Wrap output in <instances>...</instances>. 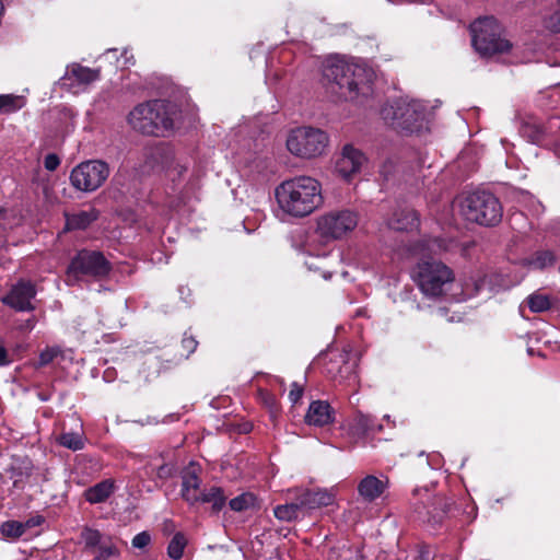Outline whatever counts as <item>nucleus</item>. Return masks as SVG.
Masks as SVG:
<instances>
[{"instance_id": "nucleus-30", "label": "nucleus", "mask_w": 560, "mask_h": 560, "mask_svg": "<svg viewBox=\"0 0 560 560\" xmlns=\"http://www.w3.org/2000/svg\"><path fill=\"white\" fill-rule=\"evenodd\" d=\"M556 258L552 252L541 250L537 252L530 259L527 260L529 267L534 269H544L555 264Z\"/></svg>"}, {"instance_id": "nucleus-48", "label": "nucleus", "mask_w": 560, "mask_h": 560, "mask_svg": "<svg viewBox=\"0 0 560 560\" xmlns=\"http://www.w3.org/2000/svg\"><path fill=\"white\" fill-rule=\"evenodd\" d=\"M472 293H474V291H470V290L468 289V285H466L465 291H463V293H462V295H463V298H462V299L469 298V296H471V295H472Z\"/></svg>"}, {"instance_id": "nucleus-36", "label": "nucleus", "mask_w": 560, "mask_h": 560, "mask_svg": "<svg viewBox=\"0 0 560 560\" xmlns=\"http://www.w3.org/2000/svg\"><path fill=\"white\" fill-rule=\"evenodd\" d=\"M527 304L533 312L539 313L550 307V301L547 295L532 294L527 299Z\"/></svg>"}, {"instance_id": "nucleus-51", "label": "nucleus", "mask_w": 560, "mask_h": 560, "mask_svg": "<svg viewBox=\"0 0 560 560\" xmlns=\"http://www.w3.org/2000/svg\"><path fill=\"white\" fill-rule=\"evenodd\" d=\"M475 292L479 291V285L476 284L475 289H474Z\"/></svg>"}, {"instance_id": "nucleus-47", "label": "nucleus", "mask_w": 560, "mask_h": 560, "mask_svg": "<svg viewBox=\"0 0 560 560\" xmlns=\"http://www.w3.org/2000/svg\"><path fill=\"white\" fill-rule=\"evenodd\" d=\"M428 464L432 468H439L440 467V456L434 455L428 458Z\"/></svg>"}, {"instance_id": "nucleus-3", "label": "nucleus", "mask_w": 560, "mask_h": 560, "mask_svg": "<svg viewBox=\"0 0 560 560\" xmlns=\"http://www.w3.org/2000/svg\"><path fill=\"white\" fill-rule=\"evenodd\" d=\"M176 105L165 101H151L136 106L128 116L130 126L147 135H164L175 127Z\"/></svg>"}, {"instance_id": "nucleus-4", "label": "nucleus", "mask_w": 560, "mask_h": 560, "mask_svg": "<svg viewBox=\"0 0 560 560\" xmlns=\"http://www.w3.org/2000/svg\"><path fill=\"white\" fill-rule=\"evenodd\" d=\"M472 46L481 56L492 57L511 52L513 45L503 26L493 16L476 20L470 25Z\"/></svg>"}, {"instance_id": "nucleus-35", "label": "nucleus", "mask_w": 560, "mask_h": 560, "mask_svg": "<svg viewBox=\"0 0 560 560\" xmlns=\"http://www.w3.org/2000/svg\"><path fill=\"white\" fill-rule=\"evenodd\" d=\"M452 242H446L445 240L441 238H432L427 241L422 245V250L428 252L429 254H440L442 252H446L451 248Z\"/></svg>"}, {"instance_id": "nucleus-52", "label": "nucleus", "mask_w": 560, "mask_h": 560, "mask_svg": "<svg viewBox=\"0 0 560 560\" xmlns=\"http://www.w3.org/2000/svg\"><path fill=\"white\" fill-rule=\"evenodd\" d=\"M305 265H306L310 269H312V265H311V264H308L307 261H305Z\"/></svg>"}, {"instance_id": "nucleus-1", "label": "nucleus", "mask_w": 560, "mask_h": 560, "mask_svg": "<svg viewBox=\"0 0 560 560\" xmlns=\"http://www.w3.org/2000/svg\"><path fill=\"white\" fill-rule=\"evenodd\" d=\"M323 77L334 92L345 100L354 101L360 94L370 93L374 73L363 63L335 56L323 63Z\"/></svg>"}, {"instance_id": "nucleus-19", "label": "nucleus", "mask_w": 560, "mask_h": 560, "mask_svg": "<svg viewBox=\"0 0 560 560\" xmlns=\"http://www.w3.org/2000/svg\"><path fill=\"white\" fill-rule=\"evenodd\" d=\"M334 421V411L328 402L313 401L305 416V422L311 425L323 427Z\"/></svg>"}, {"instance_id": "nucleus-29", "label": "nucleus", "mask_w": 560, "mask_h": 560, "mask_svg": "<svg viewBox=\"0 0 560 560\" xmlns=\"http://www.w3.org/2000/svg\"><path fill=\"white\" fill-rule=\"evenodd\" d=\"M25 104L24 97L13 94L0 95V112L13 113L22 108Z\"/></svg>"}, {"instance_id": "nucleus-38", "label": "nucleus", "mask_w": 560, "mask_h": 560, "mask_svg": "<svg viewBox=\"0 0 560 560\" xmlns=\"http://www.w3.org/2000/svg\"><path fill=\"white\" fill-rule=\"evenodd\" d=\"M259 398L261 399L262 404L269 408L271 416L273 417L278 410V404L277 399L273 395L267 393V392H259Z\"/></svg>"}, {"instance_id": "nucleus-14", "label": "nucleus", "mask_w": 560, "mask_h": 560, "mask_svg": "<svg viewBox=\"0 0 560 560\" xmlns=\"http://www.w3.org/2000/svg\"><path fill=\"white\" fill-rule=\"evenodd\" d=\"M35 295V285L31 281L20 280L12 287L10 293L2 299V302L20 312L33 311L32 300Z\"/></svg>"}, {"instance_id": "nucleus-33", "label": "nucleus", "mask_w": 560, "mask_h": 560, "mask_svg": "<svg viewBox=\"0 0 560 560\" xmlns=\"http://www.w3.org/2000/svg\"><path fill=\"white\" fill-rule=\"evenodd\" d=\"M93 560H113L118 556V550L112 540L103 544L100 548L95 549L93 552Z\"/></svg>"}, {"instance_id": "nucleus-13", "label": "nucleus", "mask_w": 560, "mask_h": 560, "mask_svg": "<svg viewBox=\"0 0 560 560\" xmlns=\"http://www.w3.org/2000/svg\"><path fill=\"white\" fill-rule=\"evenodd\" d=\"M364 153L352 144H346L336 162V172L346 180L352 179L366 164Z\"/></svg>"}, {"instance_id": "nucleus-50", "label": "nucleus", "mask_w": 560, "mask_h": 560, "mask_svg": "<svg viewBox=\"0 0 560 560\" xmlns=\"http://www.w3.org/2000/svg\"><path fill=\"white\" fill-rule=\"evenodd\" d=\"M409 2H421V3H424V2H428L429 0H408Z\"/></svg>"}, {"instance_id": "nucleus-49", "label": "nucleus", "mask_w": 560, "mask_h": 560, "mask_svg": "<svg viewBox=\"0 0 560 560\" xmlns=\"http://www.w3.org/2000/svg\"><path fill=\"white\" fill-rule=\"evenodd\" d=\"M3 10H4L3 3H2V0H0V16L3 13Z\"/></svg>"}, {"instance_id": "nucleus-28", "label": "nucleus", "mask_w": 560, "mask_h": 560, "mask_svg": "<svg viewBox=\"0 0 560 560\" xmlns=\"http://www.w3.org/2000/svg\"><path fill=\"white\" fill-rule=\"evenodd\" d=\"M81 537L90 553L110 540L109 538L104 537L98 530L92 528H84Z\"/></svg>"}, {"instance_id": "nucleus-45", "label": "nucleus", "mask_w": 560, "mask_h": 560, "mask_svg": "<svg viewBox=\"0 0 560 560\" xmlns=\"http://www.w3.org/2000/svg\"><path fill=\"white\" fill-rule=\"evenodd\" d=\"M8 359V351L0 343V366L9 364Z\"/></svg>"}, {"instance_id": "nucleus-25", "label": "nucleus", "mask_w": 560, "mask_h": 560, "mask_svg": "<svg viewBox=\"0 0 560 560\" xmlns=\"http://www.w3.org/2000/svg\"><path fill=\"white\" fill-rule=\"evenodd\" d=\"M66 75L75 79L79 83L88 84L98 79V70H93L74 63L68 68Z\"/></svg>"}, {"instance_id": "nucleus-11", "label": "nucleus", "mask_w": 560, "mask_h": 560, "mask_svg": "<svg viewBox=\"0 0 560 560\" xmlns=\"http://www.w3.org/2000/svg\"><path fill=\"white\" fill-rule=\"evenodd\" d=\"M443 498L433 494L428 488L415 489L411 509L416 517L427 523H438L445 514Z\"/></svg>"}, {"instance_id": "nucleus-46", "label": "nucleus", "mask_w": 560, "mask_h": 560, "mask_svg": "<svg viewBox=\"0 0 560 560\" xmlns=\"http://www.w3.org/2000/svg\"><path fill=\"white\" fill-rule=\"evenodd\" d=\"M8 210L0 208V229L7 228Z\"/></svg>"}, {"instance_id": "nucleus-6", "label": "nucleus", "mask_w": 560, "mask_h": 560, "mask_svg": "<svg viewBox=\"0 0 560 560\" xmlns=\"http://www.w3.org/2000/svg\"><path fill=\"white\" fill-rule=\"evenodd\" d=\"M285 144L292 155L312 160L325 154L329 144V136L319 128L302 126L290 130Z\"/></svg>"}, {"instance_id": "nucleus-27", "label": "nucleus", "mask_w": 560, "mask_h": 560, "mask_svg": "<svg viewBox=\"0 0 560 560\" xmlns=\"http://www.w3.org/2000/svg\"><path fill=\"white\" fill-rule=\"evenodd\" d=\"M57 441L63 447L74 452L80 451L85 446L84 434L80 432H63L58 436Z\"/></svg>"}, {"instance_id": "nucleus-16", "label": "nucleus", "mask_w": 560, "mask_h": 560, "mask_svg": "<svg viewBox=\"0 0 560 560\" xmlns=\"http://www.w3.org/2000/svg\"><path fill=\"white\" fill-rule=\"evenodd\" d=\"M388 478L386 476L368 475L358 483L359 497L364 502H374L385 492L388 488Z\"/></svg>"}, {"instance_id": "nucleus-42", "label": "nucleus", "mask_w": 560, "mask_h": 560, "mask_svg": "<svg viewBox=\"0 0 560 560\" xmlns=\"http://www.w3.org/2000/svg\"><path fill=\"white\" fill-rule=\"evenodd\" d=\"M59 165H60V159L57 154L49 153L45 156L44 166L46 170L52 172V171H56Z\"/></svg>"}, {"instance_id": "nucleus-15", "label": "nucleus", "mask_w": 560, "mask_h": 560, "mask_svg": "<svg viewBox=\"0 0 560 560\" xmlns=\"http://www.w3.org/2000/svg\"><path fill=\"white\" fill-rule=\"evenodd\" d=\"M150 159L153 161L151 167L165 170L172 180L180 178L187 172V166L177 162L173 152L166 147L154 148L150 153Z\"/></svg>"}, {"instance_id": "nucleus-34", "label": "nucleus", "mask_w": 560, "mask_h": 560, "mask_svg": "<svg viewBox=\"0 0 560 560\" xmlns=\"http://www.w3.org/2000/svg\"><path fill=\"white\" fill-rule=\"evenodd\" d=\"M255 504V497L252 493H242L241 495L230 501V506L233 511L242 512Z\"/></svg>"}, {"instance_id": "nucleus-18", "label": "nucleus", "mask_w": 560, "mask_h": 560, "mask_svg": "<svg viewBox=\"0 0 560 560\" xmlns=\"http://www.w3.org/2000/svg\"><path fill=\"white\" fill-rule=\"evenodd\" d=\"M182 497L189 504L199 502V495L202 491L200 488V479L198 476V468L195 465L188 467L182 477Z\"/></svg>"}, {"instance_id": "nucleus-40", "label": "nucleus", "mask_w": 560, "mask_h": 560, "mask_svg": "<svg viewBox=\"0 0 560 560\" xmlns=\"http://www.w3.org/2000/svg\"><path fill=\"white\" fill-rule=\"evenodd\" d=\"M151 541V536L148 532L137 534L132 539V547L138 549L145 548Z\"/></svg>"}, {"instance_id": "nucleus-39", "label": "nucleus", "mask_w": 560, "mask_h": 560, "mask_svg": "<svg viewBox=\"0 0 560 560\" xmlns=\"http://www.w3.org/2000/svg\"><path fill=\"white\" fill-rule=\"evenodd\" d=\"M545 26L552 32L560 33V9L545 19Z\"/></svg>"}, {"instance_id": "nucleus-22", "label": "nucleus", "mask_w": 560, "mask_h": 560, "mask_svg": "<svg viewBox=\"0 0 560 560\" xmlns=\"http://www.w3.org/2000/svg\"><path fill=\"white\" fill-rule=\"evenodd\" d=\"M273 512L278 520L284 522H292L306 516L303 505L301 504L300 497H298L294 502L278 505Z\"/></svg>"}, {"instance_id": "nucleus-44", "label": "nucleus", "mask_w": 560, "mask_h": 560, "mask_svg": "<svg viewBox=\"0 0 560 560\" xmlns=\"http://www.w3.org/2000/svg\"><path fill=\"white\" fill-rule=\"evenodd\" d=\"M198 342L192 337H184L182 340L183 348L187 351V355L195 352Z\"/></svg>"}, {"instance_id": "nucleus-7", "label": "nucleus", "mask_w": 560, "mask_h": 560, "mask_svg": "<svg viewBox=\"0 0 560 560\" xmlns=\"http://www.w3.org/2000/svg\"><path fill=\"white\" fill-rule=\"evenodd\" d=\"M427 108L422 102L417 100L400 98L389 109L383 110L384 119L400 130L408 132L419 131L425 119Z\"/></svg>"}, {"instance_id": "nucleus-8", "label": "nucleus", "mask_w": 560, "mask_h": 560, "mask_svg": "<svg viewBox=\"0 0 560 560\" xmlns=\"http://www.w3.org/2000/svg\"><path fill=\"white\" fill-rule=\"evenodd\" d=\"M453 280V271L441 261L423 260L418 265L417 282L427 296L436 298L444 294Z\"/></svg>"}, {"instance_id": "nucleus-24", "label": "nucleus", "mask_w": 560, "mask_h": 560, "mask_svg": "<svg viewBox=\"0 0 560 560\" xmlns=\"http://www.w3.org/2000/svg\"><path fill=\"white\" fill-rule=\"evenodd\" d=\"M350 429L353 433L363 435L372 431L381 430L382 425L375 424L371 416L358 412L351 421Z\"/></svg>"}, {"instance_id": "nucleus-12", "label": "nucleus", "mask_w": 560, "mask_h": 560, "mask_svg": "<svg viewBox=\"0 0 560 560\" xmlns=\"http://www.w3.org/2000/svg\"><path fill=\"white\" fill-rule=\"evenodd\" d=\"M110 270V264L98 252L81 250L71 260L68 276L79 279L81 276L102 278Z\"/></svg>"}, {"instance_id": "nucleus-37", "label": "nucleus", "mask_w": 560, "mask_h": 560, "mask_svg": "<svg viewBox=\"0 0 560 560\" xmlns=\"http://www.w3.org/2000/svg\"><path fill=\"white\" fill-rule=\"evenodd\" d=\"M61 353L59 347H47L39 354V365L44 366L49 364L55 358Z\"/></svg>"}, {"instance_id": "nucleus-43", "label": "nucleus", "mask_w": 560, "mask_h": 560, "mask_svg": "<svg viewBox=\"0 0 560 560\" xmlns=\"http://www.w3.org/2000/svg\"><path fill=\"white\" fill-rule=\"evenodd\" d=\"M175 467L172 464H163L156 469V476L160 479H167L173 476Z\"/></svg>"}, {"instance_id": "nucleus-5", "label": "nucleus", "mask_w": 560, "mask_h": 560, "mask_svg": "<svg viewBox=\"0 0 560 560\" xmlns=\"http://www.w3.org/2000/svg\"><path fill=\"white\" fill-rule=\"evenodd\" d=\"M462 215L469 222L492 226L498 224L503 214L499 199L488 191H475L467 195L459 203Z\"/></svg>"}, {"instance_id": "nucleus-31", "label": "nucleus", "mask_w": 560, "mask_h": 560, "mask_svg": "<svg viewBox=\"0 0 560 560\" xmlns=\"http://www.w3.org/2000/svg\"><path fill=\"white\" fill-rule=\"evenodd\" d=\"M27 527H30V521L26 523L8 521L1 525V533L5 537L19 538L25 533Z\"/></svg>"}, {"instance_id": "nucleus-9", "label": "nucleus", "mask_w": 560, "mask_h": 560, "mask_svg": "<svg viewBox=\"0 0 560 560\" xmlns=\"http://www.w3.org/2000/svg\"><path fill=\"white\" fill-rule=\"evenodd\" d=\"M109 166L100 160H89L77 165L70 174L71 185L80 191L98 189L109 176Z\"/></svg>"}, {"instance_id": "nucleus-20", "label": "nucleus", "mask_w": 560, "mask_h": 560, "mask_svg": "<svg viewBox=\"0 0 560 560\" xmlns=\"http://www.w3.org/2000/svg\"><path fill=\"white\" fill-rule=\"evenodd\" d=\"M419 218L413 209L404 208L395 211L388 220V226L396 231H411L417 229Z\"/></svg>"}, {"instance_id": "nucleus-21", "label": "nucleus", "mask_w": 560, "mask_h": 560, "mask_svg": "<svg viewBox=\"0 0 560 560\" xmlns=\"http://www.w3.org/2000/svg\"><path fill=\"white\" fill-rule=\"evenodd\" d=\"M115 490V483L110 479L103 480L85 490L84 497L92 504L106 501Z\"/></svg>"}, {"instance_id": "nucleus-32", "label": "nucleus", "mask_w": 560, "mask_h": 560, "mask_svg": "<svg viewBox=\"0 0 560 560\" xmlns=\"http://www.w3.org/2000/svg\"><path fill=\"white\" fill-rule=\"evenodd\" d=\"M186 544L187 540L182 533L175 534L167 546L168 557L174 560L180 559L183 557Z\"/></svg>"}, {"instance_id": "nucleus-2", "label": "nucleus", "mask_w": 560, "mask_h": 560, "mask_svg": "<svg viewBox=\"0 0 560 560\" xmlns=\"http://www.w3.org/2000/svg\"><path fill=\"white\" fill-rule=\"evenodd\" d=\"M275 196L283 213L294 218H304L323 203L320 183L305 175L282 182L277 186Z\"/></svg>"}, {"instance_id": "nucleus-17", "label": "nucleus", "mask_w": 560, "mask_h": 560, "mask_svg": "<svg viewBox=\"0 0 560 560\" xmlns=\"http://www.w3.org/2000/svg\"><path fill=\"white\" fill-rule=\"evenodd\" d=\"M301 504L308 515L311 511L323 506L331 505L335 502L334 489L305 490L300 495Z\"/></svg>"}, {"instance_id": "nucleus-10", "label": "nucleus", "mask_w": 560, "mask_h": 560, "mask_svg": "<svg viewBox=\"0 0 560 560\" xmlns=\"http://www.w3.org/2000/svg\"><path fill=\"white\" fill-rule=\"evenodd\" d=\"M358 225V215L349 210L334 211L317 219L316 232L325 240H338L353 231Z\"/></svg>"}, {"instance_id": "nucleus-23", "label": "nucleus", "mask_w": 560, "mask_h": 560, "mask_svg": "<svg viewBox=\"0 0 560 560\" xmlns=\"http://www.w3.org/2000/svg\"><path fill=\"white\" fill-rule=\"evenodd\" d=\"M97 211L91 209L89 211H80L79 213L66 217V230L85 229L97 219Z\"/></svg>"}, {"instance_id": "nucleus-26", "label": "nucleus", "mask_w": 560, "mask_h": 560, "mask_svg": "<svg viewBox=\"0 0 560 560\" xmlns=\"http://www.w3.org/2000/svg\"><path fill=\"white\" fill-rule=\"evenodd\" d=\"M225 495L221 488L212 487L209 490H205L199 495V502L211 503L212 510L219 512L225 504Z\"/></svg>"}, {"instance_id": "nucleus-41", "label": "nucleus", "mask_w": 560, "mask_h": 560, "mask_svg": "<svg viewBox=\"0 0 560 560\" xmlns=\"http://www.w3.org/2000/svg\"><path fill=\"white\" fill-rule=\"evenodd\" d=\"M303 396V386L300 385L299 383L294 382L292 383L291 385V389H290V393H289V399L290 401L295 405L300 401V399L302 398Z\"/></svg>"}]
</instances>
